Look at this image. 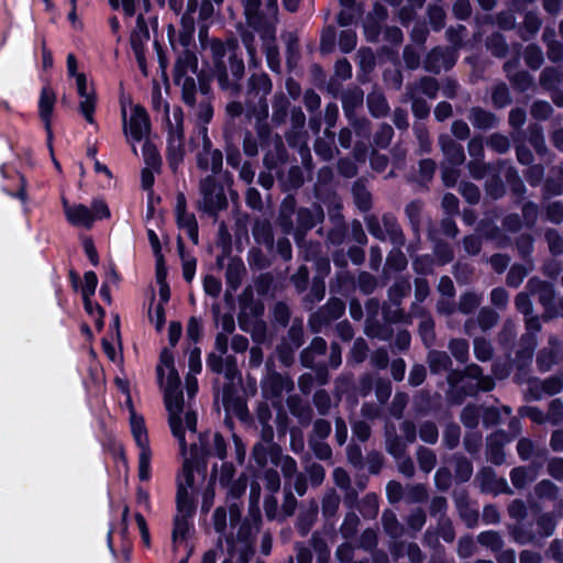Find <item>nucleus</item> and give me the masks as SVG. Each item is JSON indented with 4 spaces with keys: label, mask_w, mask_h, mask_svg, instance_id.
Wrapping results in <instances>:
<instances>
[{
    "label": "nucleus",
    "mask_w": 563,
    "mask_h": 563,
    "mask_svg": "<svg viewBox=\"0 0 563 563\" xmlns=\"http://www.w3.org/2000/svg\"><path fill=\"white\" fill-rule=\"evenodd\" d=\"M157 376L164 386V401L168 411V422L173 435L184 446L185 430L184 422L190 432L195 435L197 416L191 408L190 402L185 405L184 396L179 389L180 378L175 368L173 353L165 349L161 353L159 365L157 366Z\"/></svg>",
    "instance_id": "f257e3e1"
},
{
    "label": "nucleus",
    "mask_w": 563,
    "mask_h": 563,
    "mask_svg": "<svg viewBox=\"0 0 563 563\" xmlns=\"http://www.w3.org/2000/svg\"><path fill=\"white\" fill-rule=\"evenodd\" d=\"M241 510L238 504L233 503L228 510L218 507L213 514V526L221 536L227 534L228 526L233 530L238 528L236 539L227 537L225 545L228 558L222 563H249L253 553V532L257 527L251 526L249 522L240 523Z\"/></svg>",
    "instance_id": "f03ea898"
},
{
    "label": "nucleus",
    "mask_w": 563,
    "mask_h": 563,
    "mask_svg": "<svg viewBox=\"0 0 563 563\" xmlns=\"http://www.w3.org/2000/svg\"><path fill=\"white\" fill-rule=\"evenodd\" d=\"M207 442L208 437L200 435V449L196 442H192L190 443V450H188V442L186 437L184 446L178 442L184 462L183 467L177 476L176 503L177 508H180L183 511H188V509L194 506V496L196 492L194 470L198 467L200 462L205 461V455L210 453V451L206 448Z\"/></svg>",
    "instance_id": "7ed1b4c3"
},
{
    "label": "nucleus",
    "mask_w": 563,
    "mask_h": 563,
    "mask_svg": "<svg viewBox=\"0 0 563 563\" xmlns=\"http://www.w3.org/2000/svg\"><path fill=\"white\" fill-rule=\"evenodd\" d=\"M194 32L181 30L178 34V43L184 48V52L179 54L175 68H174V80L177 86L181 89L183 100L188 106H194L195 95L197 91L196 79H199V89L206 95L208 92L205 80L197 75L198 60L194 53L188 49L191 43Z\"/></svg>",
    "instance_id": "20e7f679"
},
{
    "label": "nucleus",
    "mask_w": 563,
    "mask_h": 563,
    "mask_svg": "<svg viewBox=\"0 0 563 563\" xmlns=\"http://www.w3.org/2000/svg\"><path fill=\"white\" fill-rule=\"evenodd\" d=\"M209 48L213 57L214 75L219 85L224 90L238 91L239 81L244 74V63L238 55V42L222 43L211 40Z\"/></svg>",
    "instance_id": "39448f33"
},
{
    "label": "nucleus",
    "mask_w": 563,
    "mask_h": 563,
    "mask_svg": "<svg viewBox=\"0 0 563 563\" xmlns=\"http://www.w3.org/2000/svg\"><path fill=\"white\" fill-rule=\"evenodd\" d=\"M294 213L295 200L291 197H288L280 206L278 222L283 231L287 234L292 232L296 242L300 244L303 240L305 233L312 229L317 223L321 222L324 218V213L319 205H312L310 208H300L296 212V227L291 219Z\"/></svg>",
    "instance_id": "423d86ee"
},
{
    "label": "nucleus",
    "mask_w": 563,
    "mask_h": 563,
    "mask_svg": "<svg viewBox=\"0 0 563 563\" xmlns=\"http://www.w3.org/2000/svg\"><path fill=\"white\" fill-rule=\"evenodd\" d=\"M164 112L166 117V123L168 129L167 135V159L170 168L176 170L179 164L183 162L185 148H184V113L179 107H175L169 113V104H164Z\"/></svg>",
    "instance_id": "0eeeda50"
},
{
    "label": "nucleus",
    "mask_w": 563,
    "mask_h": 563,
    "mask_svg": "<svg viewBox=\"0 0 563 563\" xmlns=\"http://www.w3.org/2000/svg\"><path fill=\"white\" fill-rule=\"evenodd\" d=\"M272 88V81L266 74H254L249 79L246 107L250 114L258 121L268 115L266 97L271 93Z\"/></svg>",
    "instance_id": "6e6552de"
},
{
    "label": "nucleus",
    "mask_w": 563,
    "mask_h": 563,
    "mask_svg": "<svg viewBox=\"0 0 563 563\" xmlns=\"http://www.w3.org/2000/svg\"><path fill=\"white\" fill-rule=\"evenodd\" d=\"M63 208L65 217L70 224L85 229H90L96 220L108 219L111 214L107 203L99 199L91 202V208L81 203L70 206L64 199Z\"/></svg>",
    "instance_id": "1a4fd4ad"
},
{
    "label": "nucleus",
    "mask_w": 563,
    "mask_h": 563,
    "mask_svg": "<svg viewBox=\"0 0 563 563\" xmlns=\"http://www.w3.org/2000/svg\"><path fill=\"white\" fill-rule=\"evenodd\" d=\"M121 114L123 121V132L128 142L135 143L145 139L151 131V122L146 110L140 104H130V114L126 106L122 103Z\"/></svg>",
    "instance_id": "9d476101"
},
{
    "label": "nucleus",
    "mask_w": 563,
    "mask_h": 563,
    "mask_svg": "<svg viewBox=\"0 0 563 563\" xmlns=\"http://www.w3.org/2000/svg\"><path fill=\"white\" fill-rule=\"evenodd\" d=\"M131 431L136 445L140 450L139 453V478L141 481H148L151 477V459L152 452L148 445V438L142 417L131 411Z\"/></svg>",
    "instance_id": "9b49d317"
},
{
    "label": "nucleus",
    "mask_w": 563,
    "mask_h": 563,
    "mask_svg": "<svg viewBox=\"0 0 563 563\" xmlns=\"http://www.w3.org/2000/svg\"><path fill=\"white\" fill-rule=\"evenodd\" d=\"M202 196L201 207L205 211L214 213L227 206V198L212 176L206 177L200 184Z\"/></svg>",
    "instance_id": "f8f14e48"
},
{
    "label": "nucleus",
    "mask_w": 563,
    "mask_h": 563,
    "mask_svg": "<svg viewBox=\"0 0 563 563\" xmlns=\"http://www.w3.org/2000/svg\"><path fill=\"white\" fill-rule=\"evenodd\" d=\"M199 133L202 137V151L198 155V166L205 170L210 169L216 174L222 167V153L219 150H211V141L205 125L199 129Z\"/></svg>",
    "instance_id": "ddd939ff"
},
{
    "label": "nucleus",
    "mask_w": 563,
    "mask_h": 563,
    "mask_svg": "<svg viewBox=\"0 0 563 563\" xmlns=\"http://www.w3.org/2000/svg\"><path fill=\"white\" fill-rule=\"evenodd\" d=\"M184 430L186 432V438L188 442V446L190 448V443L196 442L198 444V448L200 449L199 443V437L206 435L208 437V442L206 444V448L210 451V453L205 455V459L209 455H217L220 460H224L227 456V444L224 442V439L219 433H200L197 434V428L195 429V435H190L189 430L187 429L186 424L184 423Z\"/></svg>",
    "instance_id": "4468645a"
},
{
    "label": "nucleus",
    "mask_w": 563,
    "mask_h": 563,
    "mask_svg": "<svg viewBox=\"0 0 563 563\" xmlns=\"http://www.w3.org/2000/svg\"><path fill=\"white\" fill-rule=\"evenodd\" d=\"M263 41V48L266 55L267 65L273 71H279V52L275 43L276 26L266 25L258 32Z\"/></svg>",
    "instance_id": "2eb2a0df"
},
{
    "label": "nucleus",
    "mask_w": 563,
    "mask_h": 563,
    "mask_svg": "<svg viewBox=\"0 0 563 563\" xmlns=\"http://www.w3.org/2000/svg\"><path fill=\"white\" fill-rule=\"evenodd\" d=\"M244 14L247 21V24L252 26L255 31L261 32L266 25L275 23L273 19L267 14L263 16L260 12L261 0H242Z\"/></svg>",
    "instance_id": "dca6fc26"
},
{
    "label": "nucleus",
    "mask_w": 563,
    "mask_h": 563,
    "mask_svg": "<svg viewBox=\"0 0 563 563\" xmlns=\"http://www.w3.org/2000/svg\"><path fill=\"white\" fill-rule=\"evenodd\" d=\"M455 52L450 48H435L428 54L426 68L429 71L440 73L441 69H449L455 62Z\"/></svg>",
    "instance_id": "f3484780"
},
{
    "label": "nucleus",
    "mask_w": 563,
    "mask_h": 563,
    "mask_svg": "<svg viewBox=\"0 0 563 563\" xmlns=\"http://www.w3.org/2000/svg\"><path fill=\"white\" fill-rule=\"evenodd\" d=\"M439 143L445 157L444 164L460 166L464 162L465 155L462 145L457 144L449 135H441Z\"/></svg>",
    "instance_id": "a211bd4d"
},
{
    "label": "nucleus",
    "mask_w": 563,
    "mask_h": 563,
    "mask_svg": "<svg viewBox=\"0 0 563 563\" xmlns=\"http://www.w3.org/2000/svg\"><path fill=\"white\" fill-rule=\"evenodd\" d=\"M56 101L55 92L49 87H44L41 91L40 102H38V109H40V115L42 120L45 122V129L48 133V141L52 139V132H51V114L54 109V104Z\"/></svg>",
    "instance_id": "6ab92c4d"
},
{
    "label": "nucleus",
    "mask_w": 563,
    "mask_h": 563,
    "mask_svg": "<svg viewBox=\"0 0 563 563\" xmlns=\"http://www.w3.org/2000/svg\"><path fill=\"white\" fill-rule=\"evenodd\" d=\"M239 325L241 330L251 333L255 343L261 344L266 340V324L258 318L249 319L244 314L239 316Z\"/></svg>",
    "instance_id": "aec40b11"
},
{
    "label": "nucleus",
    "mask_w": 563,
    "mask_h": 563,
    "mask_svg": "<svg viewBox=\"0 0 563 563\" xmlns=\"http://www.w3.org/2000/svg\"><path fill=\"white\" fill-rule=\"evenodd\" d=\"M288 382L282 375L269 373L262 382L263 394L268 399L277 398L288 388Z\"/></svg>",
    "instance_id": "412c9836"
},
{
    "label": "nucleus",
    "mask_w": 563,
    "mask_h": 563,
    "mask_svg": "<svg viewBox=\"0 0 563 563\" xmlns=\"http://www.w3.org/2000/svg\"><path fill=\"white\" fill-rule=\"evenodd\" d=\"M385 443L386 450L389 454H391L395 459H400L406 450L407 443L406 440L402 441L396 433V429L394 426L386 424L385 428Z\"/></svg>",
    "instance_id": "4be33fe9"
},
{
    "label": "nucleus",
    "mask_w": 563,
    "mask_h": 563,
    "mask_svg": "<svg viewBox=\"0 0 563 563\" xmlns=\"http://www.w3.org/2000/svg\"><path fill=\"white\" fill-rule=\"evenodd\" d=\"M192 509H194V506H191L188 509V511H183L180 508H177V515L175 517L174 530H173L174 543L185 540V538L190 529L189 518L192 514Z\"/></svg>",
    "instance_id": "5701e85b"
},
{
    "label": "nucleus",
    "mask_w": 563,
    "mask_h": 563,
    "mask_svg": "<svg viewBox=\"0 0 563 563\" xmlns=\"http://www.w3.org/2000/svg\"><path fill=\"white\" fill-rule=\"evenodd\" d=\"M527 287L532 294L539 295V300L544 306H548L552 302L554 298V289L551 284L540 280L538 278H531L528 282Z\"/></svg>",
    "instance_id": "b1692460"
},
{
    "label": "nucleus",
    "mask_w": 563,
    "mask_h": 563,
    "mask_svg": "<svg viewBox=\"0 0 563 563\" xmlns=\"http://www.w3.org/2000/svg\"><path fill=\"white\" fill-rule=\"evenodd\" d=\"M374 15H368L365 24L364 32L368 41L375 42L379 35L378 21H383L386 18V11L382 5H376L374 9Z\"/></svg>",
    "instance_id": "393cba45"
},
{
    "label": "nucleus",
    "mask_w": 563,
    "mask_h": 563,
    "mask_svg": "<svg viewBox=\"0 0 563 563\" xmlns=\"http://www.w3.org/2000/svg\"><path fill=\"white\" fill-rule=\"evenodd\" d=\"M382 525L386 534L398 539L404 534V526L398 521L393 510L386 509L382 515Z\"/></svg>",
    "instance_id": "a878e982"
},
{
    "label": "nucleus",
    "mask_w": 563,
    "mask_h": 563,
    "mask_svg": "<svg viewBox=\"0 0 563 563\" xmlns=\"http://www.w3.org/2000/svg\"><path fill=\"white\" fill-rule=\"evenodd\" d=\"M470 120L475 128L482 130L493 128L497 121L493 113L479 108L471 110Z\"/></svg>",
    "instance_id": "bb28decb"
},
{
    "label": "nucleus",
    "mask_w": 563,
    "mask_h": 563,
    "mask_svg": "<svg viewBox=\"0 0 563 563\" xmlns=\"http://www.w3.org/2000/svg\"><path fill=\"white\" fill-rule=\"evenodd\" d=\"M465 375L477 379L476 389L489 391L495 387V382L489 376L482 375V368L476 364H471L465 368Z\"/></svg>",
    "instance_id": "cd10ccee"
},
{
    "label": "nucleus",
    "mask_w": 563,
    "mask_h": 563,
    "mask_svg": "<svg viewBox=\"0 0 563 563\" xmlns=\"http://www.w3.org/2000/svg\"><path fill=\"white\" fill-rule=\"evenodd\" d=\"M428 364L432 373H441L449 369L452 362L445 352L433 350L428 354Z\"/></svg>",
    "instance_id": "c85d7f7f"
},
{
    "label": "nucleus",
    "mask_w": 563,
    "mask_h": 563,
    "mask_svg": "<svg viewBox=\"0 0 563 563\" xmlns=\"http://www.w3.org/2000/svg\"><path fill=\"white\" fill-rule=\"evenodd\" d=\"M177 223L181 229H185L190 240L198 243V224L192 213L180 212L176 214Z\"/></svg>",
    "instance_id": "c756f323"
},
{
    "label": "nucleus",
    "mask_w": 563,
    "mask_h": 563,
    "mask_svg": "<svg viewBox=\"0 0 563 563\" xmlns=\"http://www.w3.org/2000/svg\"><path fill=\"white\" fill-rule=\"evenodd\" d=\"M244 274V265L240 261H231L225 271V279L231 290H236Z\"/></svg>",
    "instance_id": "7c9ffc66"
},
{
    "label": "nucleus",
    "mask_w": 563,
    "mask_h": 563,
    "mask_svg": "<svg viewBox=\"0 0 563 563\" xmlns=\"http://www.w3.org/2000/svg\"><path fill=\"white\" fill-rule=\"evenodd\" d=\"M543 40L548 45V57L551 62H560L563 58V44L554 40V32L545 29Z\"/></svg>",
    "instance_id": "2f4dec72"
},
{
    "label": "nucleus",
    "mask_w": 563,
    "mask_h": 563,
    "mask_svg": "<svg viewBox=\"0 0 563 563\" xmlns=\"http://www.w3.org/2000/svg\"><path fill=\"white\" fill-rule=\"evenodd\" d=\"M325 349H327L325 341L322 338H314L311 341L309 347L306 349L301 353V362H302V364L306 367H312L313 366L312 355L313 354L322 355V354H324Z\"/></svg>",
    "instance_id": "473e14b6"
},
{
    "label": "nucleus",
    "mask_w": 563,
    "mask_h": 563,
    "mask_svg": "<svg viewBox=\"0 0 563 563\" xmlns=\"http://www.w3.org/2000/svg\"><path fill=\"white\" fill-rule=\"evenodd\" d=\"M380 223L386 239H390L395 245H401L404 242L402 233L396 220L393 217L385 216Z\"/></svg>",
    "instance_id": "72a5a7b5"
},
{
    "label": "nucleus",
    "mask_w": 563,
    "mask_h": 563,
    "mask_svg": "<svg viewBox=\"0 0 563 563\" xmlns=\"http://www.w3.org/2000/svg\"><path fill=\"white\" fill-rule=\"evenodd\" d=\"M142 152L145 167L153 168L154 170H159L162 165V158L156 146L152 142L145 141Z\"/></svg>",
    "instance_id": "f704fd0d"
},
{
    "label": "nucleus",
    "mask_w": 563,
    "mask_h": 563,
    "mask_svg": "<svg viewBox=\"0 0 563 563\" xmlns=\"http://www.w3.org/2000/svg\"><path fill=\"white\" fill-rule=\"evenodd\" d=\"M537 467H531L528 471L526 467H516L510 473V479L514 486L518 488L525 487L529 482H532L537 475Z\"/></svg>",
    "instance_id": "c9c22d12"
},
{
    "label": "nucleus",
    "mask_w": 563,
    "mask_h": 563,
    "mask_svg": "<svg viewBox=\"0 0 563 563\" xmlns=\"http://www.w3.org/2000/svg\"><path fill=\"white\" fill-rule=\"evenodd\" d=\"M540 82L547 89H556L563 82V70L545 68L541 73Z\"/></svg>",
    "instance_id": "e433bc0d"
},
{
    "label": "nucleus",
    "mask_w": 563,
    "mask_h": 563,
    "mask_svg": "<svg viewBox=\"0 0 563 563\" xmlns=\"http://www.w3.org/2000/svg\"><path fill=\"white\" fill-rule=\"evenodd\" d=\"M318 516V505L316 501H311L309 510L301 515L298 519L297 529L299 533L305 537L309 532L310 528L314 523Z\"/></svg>",
    "instance_id": "4c0bfd02"
},
{
    "label": "nucleus",
    "mask_w": 563,
    "mask_h": 563,
    "mask_svg": "<svg viewBox=\"0 0 563 563\" xmlns=\"http://www.w3.org/2000/svg\"><path fill=\"white\" fill-rule=\"evenodd\" d=\"M367 104L371 113L376 118L384 117L389 109L386 99L377 92L368 95Z\"/></svg>",
    "instance_id": "58836bf2"
},
{
    "label": "nucleus",
    "mask_w": 563,
    "mask_h": 563,
    "mask_svg": "<svg viewBox=\"0 0 563 563\" xmlns=\"http://www.w3.org/2000/svg\"><path fill=\"white\" fill-rule=\"evenodd\" d=\"M341 498L335 490H328L322 498V515L325 518L333 517L340 506Z\"/></svg>",
    "instance_id": "ea45409f"
},
{
    "label": "nucleus",
    "mask_w": 563,
    "mask_h": 563,
    "mask_svg": "<svg viewBox=\"0 0 563 563\" xmlns=\"http://www.w3.org/2000/svg\"><path fill=\"white\" fill-rule=\"evenodd\" d=\"M79 110L89 123H95L93 112L96 109V95L95 91L79 96Z\"/></svg>",
    "instance_id": "a19ab883"
},
{
    "label": "nucleus",
    "mask_w": 563,
    "mask_h": 563,
    "mask_svg": "<svg viewBox=\"0 0 563 563\" xmlns=\"http://www.w3.org/2000/svg\"><path fill=\"white\" fill-rule=\"evenodd\" d=\"M434 322L428 314H421L419 321V333L427 346L433 344L434 341Z\"/></svg>",
    "instance_id": "79ce46f5"
},
{
    "label": "nucleus",
    "mask_w": 563,
    "mask_h": 563,
    "mask_svg": "<svg viewBox=\"0 0 563 563\" xmlns=\"http://www.w3.org/2000/svg\"><path fill=\"white\" fill-rule=\"evenodd\" d=\"M456 506L460 512V516L465 521L467 527H474L478 520V511L472 507H470L465 500L464 496L456 497Z\"/></svg>",
    "instance_id": "37998d69"
},
{
    "label": "nucleus",
    "mask_w": 563,
    "mask_h": 563,
    "mask_svg": "<svg viewBox=\"0 0 563 563\" xmlns=\"http://www.w3.org/2000/svg\"><path fill=\"white\" fill-rule=\"evenodd\" d=\"M449 350L456 361L465 363L468 360V342L464 339H453L449 343Z\"/></svg>",
    "instance_id": "c03bdc74"
},
{
    "label": "nucleus",
    "mask_w": 563,
    "mask_h": 563,
    "mask_svg": "<svg viewBox=\"0 0 563 563\" xmlns=\"http://www.w3.org/2000/svg\"><path fill=\"white\" fill-rule=\"evenodd\" d=\"M482 302V296L475 292H465L460 297L459 310L468 314L473 312Z\"/></svg>",
    "instance_id": "a18cd8bd"
},
{
    "label": "nucleus",
    "mask_w": 563,
    "mask_h": 563,
    "mask_svg": "<svg viewBox=\"0 0 563 563\" xmlns=\"http://www.w3.org/2000/svg\"><path fill=\"white\" fill-rule=\"evenodd\" d=\"M475 357L481 362H487L493 356V346L489 341L484 338H475L474 342Z\"/></svg>",
    "instance_id": "49530a36"
},
{
    "label": "nucleus",
    "mask_w": 563,
    "mask_h": 563,
    "mask_svg": "<svg viewBox=\"0 0 563 563\" xmlns=\"http://www.w3.org/2000/svg\"><path fill=\"white\" fill-rule=\"evenodd\" d=\"M408 88H412L416 96H418V92H421L429 98H435L439 89L437 80L430 77H424L417 85L409 86Z\"/></svg>",
    "instance_id": "de8ad7c7"
},
{
    "label": "nucleus",
    "mask_w": 563,
    "mask_h": 563,
    "mask_svg": "<svg viewBox=\"0 0 563 563\" xmlns=\"http://www.w3.org/2000/svg\"><path fill=\"white\" fill-rule=\"evenodd\" d=\"M483 415V407L466 406L462 413L461 420L467 428H475L478 424L479 417Z\"/></svg>",
    "instance_id": "09e8293b"
},
{
    "label": "nucleus",
    "mask_w": 563,
    "mask_h": 563,
    "mask_svg": "<svg viewBox=\"0 0 563 563\" xmlns=\"http://www.w3.org/2000/svg\"><path fill=\"white\" fill-rule=\"evenodd\" d=\"M407 98L412 101V112L417 118L423 119L429 114V106L423 99L416 96L412 88H407Z\"/></svg>",
    "instance_id": "8fccbe9b"
},
{
    "label": "nucleus",
    "mask_w": 563,
    "mask_h": 563,
    "mask_svg": "<svg viewBox=\"0 0 563 563\" xmlns=\"http://www.w3.org/2000/svg\"><path fill=\"white\" fill-rule=\"evenodd\" d=\"M358 523V516L355 512H347L340 527L342 537L344 539H351L355 534Z\"/></svg>",
    "instance_id": "3c124183"
},
{
    "label": "nucleus",
    "mask_w": 563,
    "mask_h": 563,
    "mask_svg": "<svg viewBox=\"0 0 563 563\" xmlns=\"http://www.w3.org/2000/svg\"><path fill=\"white\" fill-rule=\"evenodd\" d=\"M410 291V283L408 280H399L395 283L388 291L390 301L399 306L401 298Z\"/></svg>",
    "instance_id": "603ef678"
},
{
    "label": "nucleus",
    "mask_w": 563,
    "mask_h": 563,
    "mask_svg": "<svg viewBox=\"0 0 563 563\" xmlns=\"http://www.w3.org/2000/svg\"><path fill=\"white\" fill-rule=\"evenodd\" d=\"M497 435L488 439L487 453L488 459L495 464H501L505 461L503 444L496 440Z\"/></svg>",
    "instance_id": "864d4df0"
},
{
    "label": "nucleus",
    "mask_w": 563,
    "mask_h": 563,
    "mask_svg": "<svg viewBox=\"0 0 563 563\" xmlns=\"http://www.w3.org/2000/svg\"><path fill=\"white\" fill-rule=\"evenodd\" d=\"M478 325L483 331L492 329L498 321V314L489 308H483L477 317Z\"/></svg>",
    "instance_id": "5fc2aeb1"
},
{
    "label": "nucleus",
    "mask_w": 563,
    "mask_h": 563,
    "mask_svg": "<svg viewBox=\"0 0 563 563\" xmlns=\"http://www.w3.org/2000/svg\"><path fill=\"white\" fill-rule=\"evenodd\" d=\"M505 68L509 75L510 80L518 87V89L525 91L532 85V78L527 71H519L515 75H510V63H507Z\"/></svg>",
    "instance_id": "6e6d98bb"
},
{
    "label": "nucleus",
    "mask_w": 563,
    "mask_h": 563,
    "mask_svg": "<svg viewBox=\"0 0 563 563\" xmlns=\"http://www.w3.org/2000/svg\"><path fill=\"white\" fill-rule=\"evenodd\" d=\"M525 60L528 66L537 69L543 63V53L538 46L529 45L525 51Z\"/></svg>",
    "instance_id": "4d7b16f0"
},
{
    "label": "nucleus",
    "mask_w": 563,
    "mask_h": 563,
    "mask_svg": "<svg viewBox=\"0 0 563 563\" xmlns=\"http://www.w3.org/2000/svg\"><path fill=\"white\" fill-rule=\"evenodd\" d=\"M404 498L410 504L423 501L427 498V489L421 484L408 486Z\"/></svg>",
    "instance_id": "13d9d810"
},
{
    "label": "nucleus",
    "mask_w": 563,
    "mask_h": 563,
    "mask_svg": "<svg viewBox=\"0 0 563 563\" xmlns=\"http://www.w3.org/2000/svg\"><path fill=\"white\" fill-rule=\"evenodd\" d=\"M342 102H343V109L345 111V114L347 117H350L351 113H352V110L355 107L362 104V102H363V93L360 90H354V91H351V92H346L343 96Z\"/></svg>",
    "instance_id": "bf43d9fd"
},
{
    "label": "nucleus",
    "mask_w": 563,
    "mask_h": 563,
    "mask_svg": "<svg viewBox=\"0 0 563 563\" xmlns=\"http://www.w3.org/2000/svg\"><path fill=\"white\" fill-rule=\"evenodd\" d=\"M418 462L420 468L423 472L429 473L435 465V455L431 450L421 448L418 450Z\"/></svg>",
    "instance_id": "052dcab7"
},
{
    "label": "nucleus",
    "mask_w": 563,
    "mask_h": 563,
    "mask_svg": "<svg viewBox=\"0 0 563 563\" xmlns=\"http://www.w3.org/2000/svg\"><path fill=\"white\" fill-rule=\"evenodd\" d=\"M481 544L490 548L492 550H499L503 547V540L499 533L495 531H485L478 536Z\"/></svg>",
    "instance_id": "680f3d73"
},
{
    "label": "nucleus",
    "mask_w": 563,
    "mask_h": 563,
    "mask_svg": "<svg viewBox=\"0 0 563 563\" xmlns=\"http://www.w3.org/2000/svg\"><path fill=\"white\" fill-rule=\"evenodd\" d=\"M339 46L342 52L349 53L356 46V33L352 30H344L339 36Z\"/></svg>",
    "instance_id": "e2e57ef3"
},
{
    "label": "nucleus",
    "mask_w": 563,
    "mask_h": 563,
    "mask_svg": "<svg viewBox=\"0 0 563 563\" xmlns=\"http://www.w3.org/2000/svg\"><path fill=\"white\" fill-rule=\"evenodd\" d=\"M487 145L500 154L506 153L510 147L508 137L498 133L492 134L488 137Z\"/></svg>",
    "instance_id": "0e129e2a"
},
{
    "label": "nucleus",
    "mask_w": 563,
    "mask_h": 563,
    "mask_svg": "<svg viewBox=\"0 0 563 563\" xmlns=\"http://www.w3.org/2000/svg\"><path fill=\"white\" fill-rule=\"evenodd\" d=\"M426 523V512L417 508L410 512V515L407 518V526L409 529H411L415 532H418L422 529V527Z\"/></svg>",
    "instance_id": "69168bd1"
},
{
    "label": "nucleus",
    "mask_w": 563,
    "mask_h": 563,
    "mask_svg": "<svg viewBox=\"0 0 563 563\" xmlns=\"http://www.w3.org/2000/svg\"><path fill=\"white\" fill-rule=\"evenodd\" d=\"M542 391L547 395L559 394L563 388V378L553 376L540 383Z\"/></svg>",
    "instance_id": "338daca9"
},
{
    "label": "nucleus",
    "mask_w": 563,
    "mask_h": 563,
    "mask_svg": "<svg viewBox=\"0 0 563 563\" xmlns=\"http://www.w3.org/2000/svg\"><path fill=\"white\" fill-rule=\"evenodd\" d=\"M547 419L553 424L559 423L563 419V401L554 399L549 406Z\"/></svg>",
    "instance_id": "774afa93"
}]
</instances>
